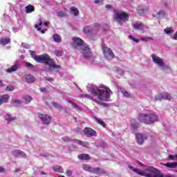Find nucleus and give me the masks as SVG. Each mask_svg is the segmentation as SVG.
<instances>
[{
    "label": "nucleus",
    "instance_id": "nucleus-1",
    "mask_svg": "<svg viewBox=\"0 0 177 177\" xmlns=\"http://www.w3.org/2000/svg\"><path fill=\"white\" fill-rule=\"evenodd\" d=\"M86 88L88 92H91L92 95L89 94H82L80 97L82 99L92 100L97 103V104H103V102H107L113 93L111 90L104 84H100L99 86L94 84H88Z\"/></svg>",
    "mask_w": 177,
    "mask_h": 177
},
{
    "label": "nucleus",
    "instance_id": "nucleus-2",
    "mask_svg": "<svg viewBox=\"0 0 177 177\" xmlns=\"http://www.w3.org/2000/svg\"><path fill=\"white\" fill-rule=\"evenodd\" d=\"M30 56L37 63H41L46 66H48L49 71H59L61 68L60 65L55 64V61L50 58L49 55L44 53L37 55L35 52L30 50Z\"/></svg>",
    "mask_w": 177,
    "mask_h": 177
},
{
    "label": "nucleus",
    "instance_id": "nucleus-3",
    "mask_svg": "<svg viewBox=\"0 0 177 177\" xmlns=\"http://www.w3.org/2000/svg\"><path fill=\"white\" fill-rule=\"evenodd\" d=\"M138 165H141V167H145V171H142L138 168L133 167V166H129V169L133 171V172H136L138 175H140L141 176L145 177H169V176L163 175L162 174L160 173L158 169L154 168V167H147L145 166L143 163L141 162H138ZM148 172V173H147Z\"/></svg>",
    "mask_w": 177,
    "mask_h": 177
},
{
    "label": "nucleus",
    "instance_id": "nucleus-4",
    "mask_svg": "<svg viewBox=\"0 0 177 177\" xmlns=\"http://www.w3.org/2000/svg\"><path fill=\"white\" fill-rule=\"evenodd\" d=\"M73 46L75 48L81 49V53L85 57V59H89L92 56V52H91V48L89 45L84 44V40L80 37H73Z\"/></svg>",
    "mask_w": 177,
    "mask_h": 177
},
{
    "label": "nucleus",
    "instance_id": "nucleus-5",
    "mask_svg": "<svg viewBox=\"0 0 177 177\" xmlns=\"http://www.w3.org/2000/svg\"><path fill=\"white\" fill-rule=\"evenodd\" d=\"M138 120L140 122L149 125L153 124V122H156V121H158V116L156 113H149L148 115L146 113H140L138 116Z\"/></svg>",
    "mask_w": 177,
    "mask_h": 177
},
{
    "label": "nucleus",
    "instance_id": "nucleus-6",
    "mask_svg": "<svg viewBox=\"0 0 177 177\" xmlns=\"http://www.w3.org/2000/svg\"><path fill=\"white\" fill-rule=\"evenodd\" d=\"M151 56L152 57V62L156 64V66H158L160 70H162L163 71H168V73H171V71H172V69H171L168 65L165 64L162 58H160L154 54H152Z\"/></svg>",
    "mask_w": 177,
    "mask_h": 177
},
{
    "label": "nucleus",
    "instance_id": "nucleus-7",
    "mask_svg": "<svg viewBox=\"0 0 177 177\" xmlns=\"http://www.w3.org/2000/svg\"><path fill=\"white\" fill-rule=\"evenodd\" d=\"M115 20L117 23L120 24H122V23H125L127 20L129 19V16L126 12H121L118 10H115Z\"/></svg>",
    "mask_w": 177,
    "mask_h": 177
},
{
    "label": "nucleus",
    "instance_id": "nucleus-8",
    "mask_svg": "<svg viewBox=\"0 0 177 177\" xmlns=\"http://www.w3.org/2000/svg\"><path fill=\"white\" fill-rule=\"evenodd\" d=\"M102 49L103 55L106 60H113V59H114V53H113L111 49L104 45L103 43H102Z\"/></svg>",
    "mask_w": 177,
    "mask_h": 177
},
{
    "label": "nucleus",
    "instance_id": "nucleus-9",
    "mask_svg": "<svg viewBox=\"0 0 177 177\" xmlns=\"http://www.w3.org/2000/svg\"><path fill=\"white\" fill-rule=\"evenodd\" d=\"M82 168L84 171H86V172H91V174H95L96 175H99V174H102L103 172V169L100 167H92L89 165L83 164Z\"/></svg>",
    "mask_w": 177,
    "mask_h": 177
},
{
    "label": "nucleus",
    "instance_id": "nucleus-10",
    "mask_svg": "<svg viewBox=\"0 0 177 177\" xmlns=\"http://www.w3.org/2000/svg\"><path fill=\"white\" fill-rule=\"evenodd\" d=\"M100 30V25L98 24H95L93 26H85L84 28V32L88 34V32H95Z\"/></svg>",
    "mask_w": 177,
    "mask_h": 177
},
{
    "label": "nucleus",
    "instance_id": "nucleus-11",
    "mask_svg": "<svg viewBox=\"0 0 177 177\" xmlns=\"http://www.w3.org/2000/svg\"><path fill=\"white\" fill-rule=\"evenodd\" d=\"M39 118L41 120L44 125H49L52 121L50 116L45 114H39Z\"/></svg>",
    "mask_w": 177,
    "mask_h": 177
},
{
    "label": "nucleus",
    "instance_id": "nucleus-12",
    "mask_svg": "<svg viewBox=\"0 0 177 177\" xmlns=\"http://www.w3.org/2000/svg\"><path fill=\"white\" fill-rule=\"evenodd\" d=\"M171 100V95L168 93H163L160 95L155 96V100Z\"/></svg>",
    "mask_w": 177,
    "mask_h": 177
},
{
    "label": "nucleus",
    "instance_id": "nucleus-13",
    "mask_svg": "<svg viewBox=\"0 0 177 177\" xmlns=\"http://www.w3.org/2000/svg\"><path fill=\"white\" fill-rule=\"evenodd\" d=\"M84 132L88 138L96 136V131L93 130L92 128L86 127L84 129Z\"/></svg>",
    "mask_w": 177,
    "mask_h": 177
},
{
    "label": "nucleus",
    "instance_id": "nucleus-14",
    "mask_svg": "<svg viewBox=\"0 0 177 177\" xmlns=\"http://www.w3.org/2000/svg\"><path fill=\"white\" fill-rule=\"evenodd\" d=\"M136 139L138 145H143V141L147 139V137H146V135L142 133H137L136 134Z\"/></svg>",
    "mask_w": 177,
    "mask_h": 177
},
{
    "label": "nucleus",
    "instance_id": "nucleus-15",
    "mask_svg": "<svg viewBox=\"0 0 177 177\" xmlns=\"http://www.w3.org/2000/svg\"><path fill=\"white\" fill-rule=\"evenodd\" d=\"M19 67H20V63L17 61L13 66L6 70V72L9 73H15V71H17V70H19Z\"/></svg>",
    "mask_w": 177,
    "mask_h": 177
},
{
    "label": "nucleus",
    "instance_id": "nucleus-16",
    "mask_svg": "<svg viewBox=\"0 0 177 177\" xmlns=\"http://www.w3.org/2000/svg\"><path fill=\"white\" fill-rule=\"evenodd\" d=\"M9 99H10V96L8 94L0 96V106L3 104V103H8V102H9Z\"/></svg>",
    "mask_w": 177,
    "mask_h": 177
},
{
    "label": "nucleus",
    "instance_id": "nucleus-17",
    "mask_svg": "<svg viewBox=\"0 0 177 177\" xmlns=\"http://www.w3.org/2000/svg\"><path fill=\"white\" fill-rule=\"evenodd\" d=\"M152 15L153 17H164V16H165V11L164 10L153 11Z\"/></svg>",
    "mask_w": 177,
    "mask_h": 177
},
{
    "label": "nucleus",
    "instance_id": "nucleus-18",
    "mask_svg": "<svg viewBox=\"0 0 177 177\" xmlns=\"http://www.w3.org/2000/svg\"><path fill=\"white\" fill-rule=\"evenodd\" d=\"M14 157H26V153L20 150H15L12 152Z\"/></svg>",
    "mask_w": 177,
    "mask_h": 177
},
{
    "label": "nucleus",
    "instance_id": "nucleus-19",
    "mask_svg": "<svg viewBox=\"0 0 177 177\" xmlns=\"http://www.w3.org/2000/svg\"><path fill=\"white\" fill-rule=\"evenodd\" d=\"M8 44H10V38L9 37L0 38V45H2V46H5V45H8Z\"/></svg>",
    "mask_w": 177,
    "mask_h": 177
},
{
    "label": "nucleus",
    "instance_id": "nucleus-20",
    "mask_svg": "<svg viewBox=\"0 0 177 177\" xmlns=\"http://www.w3.org/2000/svg\"><path fill=\"white\" fill-rule=\"evenodd\" d=\"M25 80L26 82L31 84L35 82V77L32 75H26Z\"/></svg>",
    "mask_w": 177,
    "mask_h": 177
},
{
    "label": "nucleus",
    "instance_id": "nucleus-21",
    "mask_svg": "<svg viewBox=\"0 0 177 177\" xmlns=\"http://www.w3.org/2000/svg\"><path fill=\"white\" fill-rule=\"evenodd\" d=\"M73 143H76V145H80L83 147H88L89 146V143H88V142H83L80 140H73Z\"/></svg>",
    "mask_w": 177,
    "mask_h": 177
},
{
    "label": "nucleus",
    "instance_id": "nucleus-22",
    "mask_svg": "<svg viewBox=\"0 0 177 177\" xmlns=\"http://www.w3.org/2000/svg\"><path fill=\"white\" fill-rule=\"evenodd\" d=\"M138 127H139V123H138V122L135 120H133L131 125V131L133 132H135Z\"/></svg>",
    "mask_w": 177,
    "mask_h": 177
},
{
    "label": "nucleus",
    "instance_id": "nucleus-23",
    "mask_svg": "<svg viewBox=\"0 0 177 177\" xmlns=\"http://www.w3.org/2000/svg\"><path fill=\"white\" fill-rule=\"evenodd\" d=\"M4 118L6 121H8V122H10V121H15V120H16V117H12V115L9 113H6L4 115Z\"/></svg>",
    "mask_w": 177,
    "mask_h": 177
},
{
    "label": "nucleus",
    "instance_id": "nucleus-24",
    "mask_svg": "<svg viewBox=\"0 0 177 177\" xmlns=\"http://www.w3.org/2000/svg\"><path fill=\"white\" fill-rule=\"evenodd\" d=\"M77 158H79V160H91V156L88 154L83 153V154L78 155Z\"/></svg>",
    "mask_w": 177,
    "mask_h": 177
},
{
    "label": "nucleus",
    "instance_id": "nucleus-25",
    "mask_svg": "<svg viewBox=\"0 0 177 177\" xmlns=\"http://www.w3.org/2000/svg\"><path fill=\"white\" fill-rule=\"evenodd\" d=\"M71 15H73V16H78L80 15V11L75 7H71Z\"/></svg>",
    "mask_w": 177,
    "mask_h": 177
},
{
    "label": "nucleus",
    "instance_id": "nucleus-26",
    "mask_svg": "<svg viewBox=\"0 0 177 177\" xmlns=\"http://www.w3.org/2000/svg\"><path fill=\"white\" fill-rule=\"evenodd\" d=\"M53 171H55V172H58L59 174H63V167L59 165H56L53 167Z\"/></svg>",
    "mask_w": 177,
    "mask_h": 177
},
{
    "label": "nucleus",
    "instance_id": "nucleus-27",
    "mask_svg": "<svg viewBox=\"0 0 177 177\" xmlns=\"http://www.w3.org/2000/svg\"><path fill=\"white\" fill-rule=\"evenodd\" d=\"M53 39L54 42H56L57 44H60V42H62V37H60V35L57 34H55L53 36Z\"/></svg>",
    "mask_w": 177,
    "mask_h": 177
},
{
    "label": "nucleus",
    "instance_id": "nucleus-28",
    "mask_svg": "<svg viewBox=\"0 0 177 177\" xmlns=\"http://www.w3.org/2000/svg\"><path fill=\"white\" fill-rule=\"evenodd\" d=\"M133 28L136 30H143V24L140 22H136L133 25Z\"/></svg>",
    "mask_w": 177,
    "mask_h": 177
},
{
    "label": "nucleus",
    "instance_id": "nucleus-29",
    "mask_svg": "<svg viewBox=\"0 0 177 177\" xmlns=\"http://www.w3.org/2000/svg\"><path fill=\"white\" fill-rule=\"evenodd\" d=\"M66 102L68 103H70V104H72V107H73V109H75V110H81V106L75 103H73L71 100H66Z\"/></svg>",
    "mask_w": 177,
    "mask_h": 177
},
{
    "label": "nucleus",
    "instance_id": "nucleus-30",
    "mask_svg": "<svg viewBox=\"0 0 177 177\" xmlns=\"http://www.w3.org/2000/svg\"><path fill=\"white\" fill-rule=\"evenodd\" d=\"M25 10L27 13H32V12H34V10H35V8H34V6L29 5L25 7Z\"/></svg>",
    "mask_w": 177,
    "mask_h": 177
},
{
    "label": "nucleus",
    "instance_id": "nucleus-31",
    "mask_svg": "<svg viewBox=\"0 0 177 177\" xmlns=\"http://www.w3.org/2000/svg\"><path fill=\"white\" fill-rule=\"evenodd\" d=\"M165 167H167V168H177V162H167L165 165Z\"/></svg>",
    "mask_w": 177,
    "mask_h": 177
},
{
    "label": "nucleus",
    "instance_id": "nucleus-32",
    "mask_svg": "<svg viewBox=\"0 0 177 177\" xmlns=\"http://www.w3.org/2000/svg\"><path fill=\"white\" fill-rule=\"evenodd\" d=\"M41 26H42V18L38 19V24H35V28L37 29V31H41Z\"/></svg>",
    "mask_w": 177,
    "mask_h": 177
},
{
    "label": "nucleus",
    "instance_id": "nucleus-33",
    "mask_svg": "<svg viewBox=\"0 0 177 177\" xmlns=\"http://www.w3.org/2000/svg\"><path fill=\"white\" fill-rule=\"evenodd\" d=\"M11 103L14 104V106H16V107H19V106L21 104V102L19 100H12Z\"/></svg>",
    "mask_w": 177,
    "mask_h": 177
},
{
    "label": "nucleus",
    "instance_id": "nucleus-34",
    "mask_svg": "<svg viewBox=\"0 0 177 177\" xmlns=\"http://www.w3.org/2000/svg\"><path fill=\"white\" fill-rule=\"evenodd\" d=\"M95 121L97 122V124H100V125H102V127H106V124L102 119H99L97 118H95Z\"/></svg>",
    "mask_w": 177,
    "mask_h": 177
},
{
    "label": "nucleus",
    "instance_id": "nucleus-35",
    "mask_svg": "<svg viewBox=\"0 0 177 177\" xmlns=\"http://www.w3.org/2000/svg\"><path fill=\"white\" fill-rule=\"evenodd\" d=\"M24 99L26 103H30V102H31V100H32V97H31V96H30V95L24 96Z\"/></svg>",
    "mask_w": 177,
    "mask_h": 177
},
{
    "label": "nucleus",
    "instance_id": "nucleus-36",
    "mask_svg": "<svg viewBox=\"0 0 177 177\" xmlns=\"http://www.w3.org/2000/svg\"><path fill=\"white\" fill-rule=\"evenodd\" d=\"M53 106L55 107V109H58V110H62V105L57 102H53Z\"/></svg>",
    "mask_w": 177,
    "mask_h": 177
},
{
    "label": "nucleus",
    "instance_id": "nucleus-37",
    "mask_svg": "<svg viewBox=\"0 0 177 177\" xmlns=\"http://www.w3.org/2000/svg\"><path fill=\"white\" fill-rule=\"evenodd\" d=\"M26 66L28 68H30V70H32V68H35V66L32 65V64H30V62H26Z\"/></svg>",
    "mask_w": 177,
    "mask_h": 177
},
{
    "label": "nucleus",
    "instance_id": "nucleus-38",
    "mask_svg": "<svg viewBox=\"0 0 177 177\" xmlns=\"http://www.w3.org/2000/svg\"><path fill=\"white\" fill-rule=\"evenodd\" d=\"M6 90L7 91V92H12V91H15V87L12 85H8Z\"/></svg>",
    "mask_w": 177,
    "mask_h": 177
},
{
    "label": "nucleus",
    "instance_id": "nucleus-39",
    "mask_svg": "<svg viewBox=\"0 0 177 177\" xmlns=\"http://www.w3.org/2000/svg\"><path fill=\"white\" fill-rule=\"evenodd\" d=\"M57 14L58 17H64V16H66V12L63 11H58Z\"/></svg>",
    "mask_w": 177,
    "mask_h": 177
},
{
    "label": "nucleus",
    "instance_id": "nucleus-40",
    "mask_svg": "<svg viewBox=\"0 0 177 177\" xmlns=\"http://www.w3.org/2000/svg\"><path fill=\"white\" fill-rule=\"evenodd\" d=\"M55 55L56 56H62L63 55V51L62 50H56L55 52H54Z\"/></svg>",
    "mask_w": 177,
    "mask_h": 177
},
{
    "label": "nucleus",
    "instance_id": "nucleus-41",
    "mask_svg": "<svg viewBox=\"0 0 177 177\" xmlns=\"http://www.w3.org/2000/svg\"><path fill=\"white\" fill-rule=\"evenodd\" d=\"M62 142H71V138H68V136L62 137Z\"/></svg>",
    "mask_w": 177,
    "mask_h": 177
},
{
    "label": "nucleus",
    "instance_id": "nucleus-42",
    "mask_svg": "<svg viewBox=\"0 0 177 177\" xmlns=\"http://www.w3.org/2000/svg\"><path fill=\"white\" fill-rule=\"evenodd\" d=\"M3 19H4L5 21H12V19H10V17H9V15H4Z\"/></svg>",
    "mask_w": 177,
    "mask_h": 177
},
{
    "label": "nucleus",
    "instance_id": "nucleus-43",
    "mask_svg": "<svg viewBox=\"0 0 177 177\" xmlns=\"http://www.w3.org/2000/svg\"><path fill=\"white\" fill-rule=\"evenodd\" d=\"M122 93L124 96H126V97H129V96H131V94L128 91H123Z\"/></svg>",
    "mask_w": 177,
    "mask_h": 177
},
{
    "label": "nucleus",
    "instance_id": "nucleus-44",
    "mask_svg": "<svg viewBox=\"0 0 177 177\" xmlns=\"http://www.w3.org/2000/svg\"><path fill=\"white\" fill-rule=\"evenodd\" d=\"M129 39H132V41H134V42H139V39H136L132 35L129 36Z\"/></svg>",
    "mask_w": 177,
    "mask_h": 177
},
{
    "label": "nucleus",
    "instance_id": "nucleus-45",
    "mask_svg": "<svg viewBox=\"0 0 177 177\" xmlns=\"http://www.w3.org/2000/svg\"><path fill=\"white\" fill-rule=\"evenodd\" d=\"M138 13L140 16H145V10L144 9L138 10Z\"/></svg>",
    "mask_w": 177,
    "mask_h": 177
},
{
    "label": "nucleus",
    "instance_id": "nucleus-46",
    "mask_svg": "<svg viewBox=\"0 0 177 177\" xmlns=\"http://www.w3.org/2000/svg\"><path fill=\"white\" fill-rule=\"evenodd\" d=\"M175 158H177V155H169V160H175Z\"/></svg>",
    "mask_w": 177,
    "mask_h": 177
},
{
    "label": "nucleus",
    "instance_id": "nucleus-47",
    "mask_svg": "<svg viewBox=\"0 0 177 177\" xmlns=\"http://www.w3.org/2000/svg\"><path fill=\"white\" fill-rule=\"evenodd\" d=\"M66 175L67 176H71V175H73V171L71 170H67Z\"/></svg>",
    "mask_w": 177,
    "mask_h": 177
},
{
    "label": "nucleus",
    "instance_id": "nucleus-48",
    "mask_svg": "<svg viewBox=\"0 0 177 177\" xmlns=\"http://www.w3.org/2000/svg\"><path fill=\"white\" fill-rule=\"evenodd\" d=\"M21 46H23V48H26V49H28V48H30V45L26 44L24 43L21 44Z\"/></svg>",
    "mask_w": 177,
    "mask_h": 177
},
{
    "label": "nucleus",
    "instance_id": "nucleus-49",
    "mask_svg": "<svg viewBox=\"0 0 177 177\" xmlns=\"http://www.w3.org/2000/svg\"><path fill=\"white\" fill-rule=\"evenodd\" d=\"M150 39H153V38L152 37H144V38H142V41H149V40H150Z\"/></svg>",
    "mask_w": 177,
    "mask_h": 177
},
{
    "label": "nucleus",
    "instance_id": "nucleus-50",
    "mask_svg": "<svg viewBox=\"0 0 177 177\" xmlns=\"http://www.w3.org/2000/svg\"><path fill=\"white\" fill-rule=\"evenodd\" d=\"M95 3L100 4L103 3V0H94Z\"/></svg>",
    "mask_w": 177,
    "mask_h": 177
},
{
    "label": "nucleus",
    "instance_id": "nucleus-51",
    "mask_svg": "<svg viewBox=\"0 0 177 177\" xmlns=\"http://www.w3.org/2000/svg\"><path fill=\"white\" fill-rule=\"evenodd\" d=\"M5 172V168L0 167V174H3Z\"/></svg>",
    "mask_w": 177,
    "mask_h": 177
},
{
    "label": "nucleus",
    "instance_id": "nucleus-52",
    "mask_svg": "<svg viewBox=\"0 0 177 177\" xmlns=\"http://www.w3.org/2000/svg\"><path fill=\"white\" fill-rule=\"evenodd\" d=\"M12 31H13L14 32H17V31H19V28H12Z\"/></svg>",
    "mask_w": 177,
    "mask_h": 177
},
{
    "label": "nucleus",
    "instance_id": "nucleus-53",
    "mask_svg": "<svg viewBox=\"0 0 177 177\" xmlns=\"http://www.w3.org/2000/svg\"><path fill=\"white\" fill-rule=\"evenodd\" d=\"M39 91H40L41 92H45V91H46V88L45 87H42V88H39Z\"/></svg>",
    "mask_w": 177,
    "mask_h": 177
},
{
    "label": "nucleus",
    "instance_id": "nucleus-54",
    "mask_svg": "<svg viewBox=\"0 0 177 177\" xmlns=\"http://www.w3.org/2000/svg\"><path fill=\"white\" fill-rule=\"evenodd\" d=\"M163 5H165V6H168V5H169V2L168 1H163Z\"/></svg>",
    "mask_w": 177,
    "mask_h": 177
},
{
    "label": "nucleus",
    "instance_id": "nucleus-55",
    "mask_svg": "<svg viewBox=\"0 0 177 177\" xmlns=\"http://www.w3.org/2000/svg\"><path fill=\"white\" fill-rule=\"evenodd\" d=\"M49 24H50V21H46L44 22V26L46 27L48 26H49Z\"/></svg>",
    "mask_w": 177,
    "mask_h": 177
},
{
    "label": "nucleus",
    "instance_id": "nucleus-56",
    "mask_svg": "<svg viewBox=\"0 0 177 177\" xmlns=\"http://www.w3.org/2000/svg\"><path fill=\"white\" fill-rule=\"evenodd\" d=\"M106 9H112V7H111V5L107 4V5L106 6Z\"/></svg>",
    "mask_w": 177,
    "mask_h": 177
},
{
    "label": "nucleus",
    "instance_id": "nucleus-57",
    "mask_svg": "<svg viewBox=\"0 0 177 177\" xmlns=\"http://www.w3.org/2000/svg\"><path fill=\"white\" fill-rule=\"evenodd\" d=\"M2 86H3V82L0 80V88H2Z\"/></svg>",
    "mask_w": 177,
    "mask_h": 177
},
{
    "label": "nucleus",
    "instance_id": "nucleus-58",
    "mask_svg": "<svg viewBox=\"0 0 177 177\" xmlns=\"http://www.w3.org/2000/svg\"><path fill=\"white\" fill-rule=\"evenodd\" d=\"M118 73H119L120 75H122V74H124V72L122 71L121 73L120 72V68L118 69Z\"/></svg>",
    "mask_w": 177,
    "mask_h": 177
},
{
    "label": "nucleus",
    "instance_id": "nucleus-59",
    "mask_svg": "<svg viewBox=\"0 0 177 177\" xmlns=\"http://www.w3.org/2000/svg\"><path fill=\"white\" fill-rule=\"evenodd\" d=\"M41 34H45V32H46V30H41Z\"/></svg>",
    "mask_w": 177,
    "mask_h": 177
},
{
    "label": "nucleus",
    "instance_id": "nucleus-60",
    "mask_svg": "<svg viewBox=\"0 0 177 177\" xmlns=\"http://www.w3.org/2000/svg\"><path fill=\"white\" fill-rule=\"evenodd\" d=\"M41 175H46V173L45 171H40Z\"/></svg>",
    "mask_w": 177,
    "mask_h": 177
},
{
    "label": "nucleus",
    "instance_id": "nucleus-61",
    "mask_svg": "<svg viewBox=\"0 0 177 177\" xmlns=\"http://www.w3.org/2000/svg\"><path fill=\"white\" fill-rule=\"evenodd\" d=\"M104 27H106V30L109 29V26L107 25H104Z\"/></svg>",
    "mask_w": 177,
    "mask_h": 177
},
{
    "label": "nucleus",
    "instance_id": "nucleus-62",
    "mask_svg": "<svg viewBox=\"0 0 177 177\" xmlns=\"http://www.w3.org/2000/svg\"><path fill=\"white\" fill-rule=\"evenodd\" d=\"M19 171H20V169H17L15 170V172H19Z\"/></svg>",
    "mask_w": 177,
    "mask_h": 177
},
{
    "label": "nucleus",
    "instance_id": "nucleus-63",
    "mask_svg": "<svg viewBox=\"0 0 177 177\" xmlns=\"http://www.w3.org/2000/svg\"><path fill=\"white\" fill-rule=\"evenodd\" d=\"M43 157H46V155H41Z\"/></svg>",
    "mask_w": 177,
    "mask_h": 177
},
{
    "label": "nucleus",
    "instance_id": "nucleus-64",
    "mask_svg": "<svg viewBox=\"0 0 177 177\" xmlns=\"http://www.w3.org/2000/svg\"><path fill=\"white\" fill-rule=\"evenodd\" d=\"M75 121H77V118H75Z\"/></svg>",
    "mask_w": 177,
    "mask_h": 177
}]
</instances>
